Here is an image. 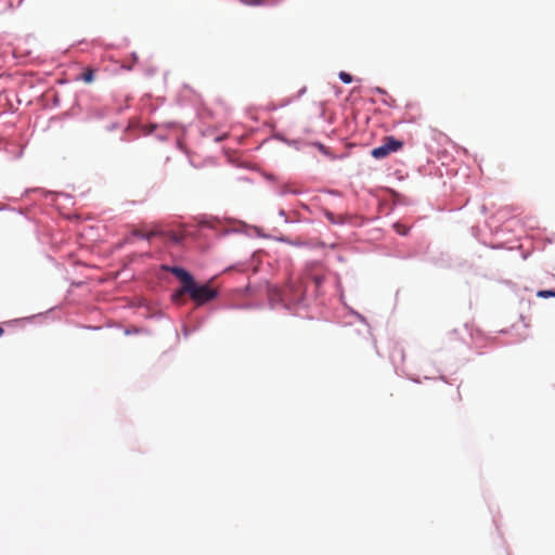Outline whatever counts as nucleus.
<instances>
[{"label":"nucleus","instance_id":"f257e3e1","mask_svg":"<svg viewBox=\"0 0 555 555\" xmlns=\"http://www.w3.org/2000/svg\"><path fill=\"white\" fill-rule=\"evenodd\" d=\"M181 282V287L172 294V300L179 302L184 295H189L197 305L202 306L217 297L218 292L208 284L197 285L194 278L183 268L170 267L166 268Z\"/></svg>","mask_w":555,"mask_h":555},{"label":"nucleus","instance_id":"f03ea898","mask_svg":"<svg viewBox=\"0 0 555 555\" xmlns=\"http://www.w3.org/2000/svg\"><path fill=\"white\" fill-rule=\"evenodd\" d=\"M306 294V286L299 279H291L282 288L270 289V299L272 301L282 302L285 307L299 305Z\"/></svg>","mask_w":555,"mask_h":555},{"label":"nucleus","instance_id":"7ed1b4c3","mask_svg":"<svg viewBox=\"0 0 555 555\" xmlns=\"http://www.w3.org/2000/svg\"><path fill=\"white\" fill-rule=\"evenodd\" d=\"M402 146V141L397 140L391 135L385 137L383 140V144L380 146L373 149L371 151V155L375 159H383L386 158L390 153L401 150Z\"/></svg>","mask_w":555,"mask_h":555},{"label":"nucleus","instance_id":"20e7f679","mask_svg":"<svg viewBox=\"0 0 555 555\" xmlns=\"http://www.w3.org/2000/svg\"><path fill=\"white\" fill-rule=\"evenodd\" d=\"M325 216H326L327 220H330L332 223H343L345 221V217L343 215H339L336 218L333 212L325 211Z\"/></svg>","mask_w":555,"mask_h":555},{"label":"nucleus","instance_id":"39448f33","mask_svg":"<svg viewBox=\"0 0 555 555\" xmlns=\"http://www.w3.org/2000/svg\"><path fill=\"white\" fill-rule=\"evenodd\" d=\"M81 79L87 83H91L94 79V72L92 69H87L82 73Z\"/></svg>","mask_w":555,"mask_h":555},{"label":"nucleus","instance_id":"423d86ee","mask_svg":"<svg viewBox=\"0 0 555 555\" xmlns=\"http://www.w3.org/2000/svg\"><path fill=\"white\" fill-rule=\"evenodd\" d=\"M396 232L400 235H406L409 233V228L402 223H396L395 225Z\"/></svg>","mask_w":555,"mask_h":555},{"label":"nucleus","instance_id":"0eeeda50","mask_svg":"<svg viewBox=\"0 0 555 555\" xmlns=\"http://www.w3.org/2000/svg\"><path fill=\"white\" fill-rule=\"evenodd\" d=\"M537 296L540 298L555 297V291L542 289L537 293Z\"/></svg>","mask_w":555,"mask_h":555},{"label":"nucleus","instance_id":"6e6552de","mask_svg":"<svg viewBox=\"0 0 555 555\" xmlns=\"http://www.w3.org/2000/svg\"><path fill=\"white\" fill-rule=\"evenodd\" d=\"M339 79L345 83H350L352 81V76L346 72L339 73Z\"/></svg>","mask_w":555,"mask_h":555},{"label":"nucleus","instance_id":"1a4fd4ad","mask_svg":"<svg viewBox=\"0 0 555 555\" xmlns=\"http://www.w3.org/2000/svg\"><path fill=\"white\" fill-rule=\"evenodd\" d=\"M312 280H313L315 286L319 287L323 283L324 276H322V275H313Z\"/></svg>","mask_w":555,"mask_h":555},{"label":"nucleus","instance_id":"9d476101","mask_svg":"<svg viewBox=\"0 0 555 555\" xmlns=\"http://www.w3.org/2000/svg\"><path fill=\"white\" fill-rule=\"evenodd\" d=\"M132 235L143 238L144 237V232H142L140 230H134L132 232Z\"/></svg>","mask_w":555,"mask_h":555},{"label":"nucleus","instance_id":"9b49d317","mask_svg":"<svg viewBox=\"0 0 555 555\" xmlns=\"http://www.w3.org/2000/svg\"><path fill=\"white\" fill-rule=\"evenodd\" d=\"M154 235H155V232L144 233V237L143 238L150 241Z\"/></svg>","mask_w":555,"mask_h":555},{"label":"nucleus","instance_id":"f8f14e48","mask_svg":"<svg viewBox=\"0 0 555 555\" xmlns=\"http://www.w3.org/2000/svg\"><path fill=\"white\" fill-rule=\"evenodd\" d=\"M4 330L0 326V337L3 335Z\"/></svg>","mask_w":555,"mask_h":555},{"label":"nucleus","instance_id":"ddd939ff","mask_svg":"<svg viewBox=\"0 0 555 555\" xmlns=\"http://www.w3.org/2000/svg\"><path fill=\"white\" fill-rule=\"evenodd\" d=\"M377 91L384 93V90H382L380 88H377Z\"/></svg>","mask_w":555,"mask_h":555}]
</instances>
